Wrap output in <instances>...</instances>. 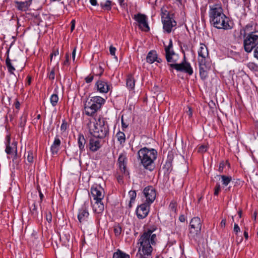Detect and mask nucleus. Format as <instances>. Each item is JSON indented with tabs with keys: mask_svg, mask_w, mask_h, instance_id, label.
Listing matches in <instances>:
<instances>
[{
	"mask_svg": "<svg viewBox=\"0 0 258 258\" xmlns=\"http://www.w3.org/2000/svg\"><path fill=\"white\" fill-rule=\"evenodd\" d=\"M209 20L210 24L218 29L229 30L232 26L229 24L230 20L223 13L220 5L214 4L209 7Z\"/></svg>",
	"mask_w": 258,
	"mask_h": 258,
	"instance_id": "obj_1",
	"label": "nucleus"
},
{
	"mask_svg": "<svg viewBox=\"0 0 258 258\" xmlns=\"http://www.w3.org/2000/svg\"><path fill=\"white\" fill-rule=\"evenodd\" d=\"M157 241L156 234L153 231L148 229L145 231L139 239L138 243L140 244L138 250L140 258H149L153 250L152 245L156 244Z\"/></svg>",
	"mask_w": 258,
	"mask_h": 258,
	"instance_id": "obj_2",
	"label": "nucleus"
},
{
	"mask_svg": "<svg viewBox=\"0 0 258 258\" xmlns=\"http://www.w3.org/2000/svg\"><path fill=\"white\" fill-rule=\"evenodd\" d=\"M165 51L166 59L168 62L171 63L169 64V66L171 68L174 69L177 71L186 73L190 76L193 74V70L190 63L185 60L180 63H175L176 60L173 58L175 53L173 49V44L171 39H170L168 45L165 47Z\"/></svg>",
	"mask_w": 258,
	"mask_h": 258,
	"instance_id": "obj_3",
	"label": "nucleus"
},
{
	"mask_svg": "<svg viewBox=\"0 0 258 258\" xmlns=\"http://www.w3.org/2000/svg\"><path fill=\"white\" fill-rule=\"evenodd\" d=\"M157 155V151L155 149L145 147L138 151V159L145 169L152 171L155 168L154 162Z\"/></svg>",
	"mask_w": 258,
	"mask_h": 258,
	"instance_id": "obj_4",
	"label": "nucleus"
},
{
	"mask_svg": "<svg viewBox=\"0 0 258 258\" xmlns=\"http://www.w3.org/2000/svg\"><path fill=\"white\" fill-rule=\"evenodd\" d=\"M198 52L200 75L202 80H205L208 77V71L211 67L207 47L203 44H201Z\"/></svg>",
	"mask_w": 258,
	"mask_h": 258,
	"instance_id": "obj_5",
	"label": "nucleus"
},
{
	"mask_svg": "<svg viewBox=\"0 0 258 258\" xmlns=\"http://www.w3.org/2000/svg\"><path fill=\"white\" fill-rule=\"evenodd\" d=\"M252 27V25L249 24L244 28L243 45L247 52H250L258 44V35L251 31Z\"/></svg>",
	"mask_w": 258,
	"mask_h": 258,
	"instance_id": "obj_6",
	"label": "nucleus"
},
{
	"mask_svg": "<svg viewBox=\"0 0 258 258\" xmlns=\"http://www.w3.org/2000/svg\"><path fill=\"white\" fill-rule=\"evenodd\" d=\"M105 102V99L100 96H94L88 99L84 104L85 113L88 116L94 115Z\"/></svg>",
	"mask_w": 258,
	"mask_h": 258,
	"instance_id": "obj_7",
	"label": "nucleus"
},
{
	"mask_svg": "<svg viewBox=\"0 0 258 258\" xmlns=\"http://www.w3.org/2000/svg\"><path fill=\"white\" fill-rule=\"evenodd\" d=\"M109 132V127L107 122L105 118L99 117L93 128L91 130V134L94 137L100 139L104 138Z\"/></svg>",
	"mask_w": 258,
	"mask_h": 258,
	"instance_id": "obj_8",
	"label": "nucleus"
},
{
	"mask_svg": "<svg viewBox=\"0 0 258 258\" xmlns=\"http://www.w3.org/2000/svg\"><path fill=\"white\" fill-rule=\"evenodd\" d=\"M201 228L202 222L200 218L198 217H194L190 222L188 236L196 240L201 233Z\"/></svg>",
	"mask_w": 258,
	"mask_h": 258,
	"instance_id": "obj_9",
	"label": "nucleus"
},
{
	"mask_svg": "<svg viewBox=\"0 0 258 258\" xmlns=\"http://www.w3.org/2000/svg\"><path fill=\"white\" fill-rule=\"evenodd\" d=\"M161 18L164 30L166 33H170L172 28L176 26V22L167 11L162 13Z\"/></svg>",
	"mask_w": 258,
	"mask_h": 258,
	"instance_id": "obj_10",
	"label": "nucleus"
},
{
	"mask_svg": "<svg viewBox=\"0 0 258 258\" xmlns=\"http://www.w3.org/2000/svg\"><path fill=\"white\" fill-rule=\"evenodd\" d=\"M133 18L138 23L139 28L145 32H148L150 30L148 24L147 16L141 13L134 15Z\"/></svg>",
	"mask_w": 258,
	"mask_h": 258,
	"instance_id": "obj_11",
	"label": "nucleus"
},
{
	"mask_svg": "<svg viewBox=\"0 0 258 258\" xmlns=\"http://www.w3.org/2000/svg\"><path fill=\"white\" fill-rule=\"evenodd\" d=\"M10 141V137L9 136H7L6 142V148L5 151L7 154H14V158L13 159L14 161L17 158V142H13L11 145Z\"/></svg>",
	"mask_w": 258,
	"mask_h": 258,
	"instance_id": "obj_12",
	"label": "nucleus"
},
{
	"mask_svg": "<svg viewBox=\"0 0 258 258\" xmlns=\"http://www.w3.org/2000/svg\"><path fill=\"white\" fill-rule=\"evenodd\" d=\"M143 195L146 198V202L151 204L156 197V191L152 186H148L143 190Z\"/></svg>",
	"mask_w": 258,
	"mask_h": 258,
	"instance_id": "obj_13",
	"label": "nucleus"
},
{
	"mask_svg": "<svg viewBox=\"0 0 258 258\" xmlns=\"http://www.w3.org/2000/svg\"><path fill=\"white\" fill-rule=\"evenodd\" d=\"M150 204L145 202L138 206L136 212L139 219H143L147 216L150 211Z\"/></svg>",
	"mask_w": 258,
	"mask_h": 258,
	"instance_id": "obj_14",
	"label": "nucleus"
},
{
	"mask_svg": "<svg viewBox=\"0 0 258 258\" xmlns=\"http://www.w3.org/2000/svg\"><path fill=\"white\" fill-rule=\"evenodd\" d=\"M88 204L85 202L81 208L79 209L78 219L80 223H84L87 221L89 214L88 211Z\"/></svg>",
	"mask_w": 258,
	"mask_h": 258,
	"instance_id": "obj_15",
	"label": "nucleus"
},
{
	"mask_svg": "<svg viewBox=\"0 0 258 258\" xmlns=\"http://www.w3.org/2000/svg\"><path fill=\"white\" fill-rule=\"evenodd\" d=\"M97 90L101 93H106L109 91L111 88V86L107 81L103 80L97 81L95 84Z\"/></svg>",
	"mask_w": 258,
	"mask_h": 258,
	"instance_id": "obj_16",
	"label": "nucleus"
},
{
	"mask_svg": "<svg viewBox=\"0 0 258 258\" xmlns=\"http://www.w3.org/2000/svg\"><path fill=\"white\" fill-rule=\"evenodd\" d=\"M91 193L94 201H98V200H102L104 197L103 189L100 186L92 187L91 188Z\"/></svg>",
	"mask_w": 258,
	"mask_h": 258,
	"instance_id": "obj_17",
	"label": "nucleus"
},
{
	"mask_svg": "<svg viewBox=\"0 0 258 258\" xmlns=\"http://www.w3.org/2000/svg\"><path fill=\"white\" fill-rule=\"evenodd\" d=\"M101 147L100 141L98 138H91L89 140V148L91 151L95 152Z\"/></svg>",
	"mask_w": 258,
	"mask_h": 258,
	"instance_id": "obj_18",
	"label": "nucleus"
},
{
	"mask_svg": "<svg viewBox=\"0 0 258 258\" xmlns=\"http://www.w3.org/2000/svg\"><path fill=\"white\" fill-rule=\"evenodd\" d=\"M162 61L160 58L158 57L157 53L155 50H152L150 51L146 57V61L150 64L153 63L155 61L160 63Z\"/></svg>",
	"mask_w": 258,
	"mask_h": 258,
	"instance_id": "obj_19",
	"label": "nucleus"
},
{
	"mask_svg": "<svg viewBox=\"0 0 258 258\" xmlns=\"http://www.w3.org/2000/svg\"><path fill=\"white\" fill-rule=\"evenodd\" d=\"M127 159L124 154H120L118 159V163L120 171L124 173H126V165Z\"/></svg>",
	"mask_w": 258,
	"mask_h": 258,
	"instance_id": "obj_20",
	"label": "nucleus"
},
{
	"mask_svg": "<svg viewBox=\"0 0 258 258\" xmlns=\"http://www.w3.org/2000/svg\"><path fill=\"white\" fill-rule=\"evenodd\" d=\"M102 200L95 201L94 203H92L93 212L97 214L102 213L104 210V206L102 201Z\"/></svg>",
	"mask_w": 258,
	"mask_h": 258,
	"instance_id": "obj_21",
	"label": "nucleus"
},
{
	"mask_svg": "<svg viewBox=\"0 0 258 258\" xmlns=\"http://www.w3.org/2000/svg\"><path fill=\"white\" fill-rule=\"evenodd\" d=\"M61 141L58 136H56L53 144L51 146L50 150L52 154H56L60 148Z\"/></svg>",
	"mask_w": 258,
	"mask_h": 258,
	"instance_id": "obj_22",
	"label": "nucleus"
},
{
	"mask_svg": "<svg viewBox=\"0 0 258 258\" xmlns=\"http://www.w3.org/2000/svg\"><path fill=\"white\" fill-rule=\"evenodd\" d=\"M86 140L84 136L80 134L78 138V144L79 148L80 153L81 154L85 151V146L86 144Z\"/></svg>",
	"mask_w": 258,
	"mask_h": 258,
	"instance_id": "obj_23",
	"label": "nucleus"
},
{
	"mask_svg": "<svg viewBox=\"0 0 258 258\" xmlns=\"http://www.w3.org/2000/svg\"><path fill=\"white\" fill-rule=\"evenodd\" d=\"M126 86L130 90H133L135 88V80L133 76L130 75L126 79Z\"/></svg>",
	"mask_w": 258,
	"mask_h": 258,
	"instance_id": "obj_24",
	"label": "nucleus"
},
{
	"mask_svg": "<svg viewBox=\"0 0 258 258\" xmlns=\"http://www.w3.org/2000/svg\"><path fill=\"white\" fill-rule=\"evenodd\" d=\"M31 215L34 218H36L38 215L37 211V204L36 202H33V204L29 207Z\"/></svg>",
	"mask_w": 258,
	"mask_h": 258,
	"instance_id": "obj_25",
	"label": "nucleus"
},
{
	"mask_svg": "<svg viewBox=\"0 0 258 258\" xmlns=\"http://www.w3.org/2000/svg\"><path fill=\"white\" fill-rule=\"evenodd\" d=\"M17 8L21 11H26L28 10L29 6V2H17Z\"/></svg>",
	"mask_w": 258,
	"mask_h": 258,
	"instance_id": "obj_26",
	"label": "nucleus"
},
{
	"mask_svg": "<svg viewBox=\"0 0 258 258\" xmlns=\"http://www.w3.org/2000/svg\"><path fill=\"white\" fill-rule=\"evenodd\" d=\"M112 258H130V255L118 249L113 253Z\"/></svg>",
	"mask_w": 258,
	"mask_h": 258,
	"instance_id": "obj_27",
	"label": "nucleus"
},
{
	"mask_svg": "<svg viewBox=\"0 0 258 258\" xmlns=\"http://www.w3.org/2000/svg\"><path fill=\"white\" fill-rule=\"evenodd\" d=\"M117 141L120 145H123L125 142V136L123 132L119 131L116 135Z\"/></svg>",
	"mask_w": 258,
	"mask_h": 258,
	"instance_id": "obj_28",
	"label": "nucleus"
},
{
	"mask_svg": "<svg viewBox=\"0 0 258 258\" xmlns=\"http://www.w3.org/2000/svg\"><path fill=\"white\" fill-rule=\"evenodd\" d=\"M6 64L8 68L9 72L11 74H14V71L15 70V68L13 66L11 60L9 56H7L6 60Z\"/></svg>",
	"mask_w": 258,
	"mask_h": 258,
	"instance_id": "obj_29",
	"label": "nucleus"
},
{
	"mask_svg": "<svg viewBox=\"0 0 258 258\" xmlns=\"http://www.w3.org/2000/svg\"><path fill=\"white\" fill-rule=\"evenodd\" d=\"M111 3L110 0H107L105 3L100 4L101 7L104 10L110 11L111 9Z\"/></svg>",
	"mask_w": 258,
	"mask_h": 258,
	"instance_id": "obj_30",
	"label": "nucleus"
},
{
	"mask_svg": "<svg viewBox=\"0 0 258 258\" xmlns=\"http://www.w3.org/2000/svg\"><path fill=\"white\" fill-rule=\"evenodd\" d=\"M222 184L224 186H227L230 183L232 180V178L230 176H227L226 175H221Z\"/></svg>",
	"mask_w": 258,
	"mask_h": 258,
	"instance_id": "obj_31",
	"label": "nucleus"
},
{
	"mask_svg": "<svg viewBox=\"0 0 258 258\" xmlns=\"http://www.w3.org/2000/svg\"><path fill=\"white\" fill-rule=\"evenodd\" d=\"M50 101L51 105L53 106H55L58 101V95L56 94H52L50 97Z\"/></svg>",
	"mask_w": 258,
	"mask_h": 258,
	"instance_id": "obj_32",
	"label": "nucleus"
},
{
	"mask_svg": "<svg viewBox=\"0 0 258 258\" xmlns=\"http://www.w3.org/2000/svg\"><path fill=\"white\" fill-rule=\"evenodd\" d=\"M122 228L119 225H116L114 227V232L116 236H119L121 234Z\"/></svg>",
	"mask_w": 258,
	"mask_h": 258,
	"instance_id": "obj_33",
	"label": "nucleus"
},
{
	"mask_svg": "<svg viewBox=\"0 0 258 258\" xmlns=\"http://www.w3.org/2000/svg\"><path fill=\"white\" fill-rule=\"evenodd\" d=\"M130 197V203L134 202L137 196V194L135 190H131L128 192Z\"/></svg>",
	"mask_w": 258,
	"mask_h": 258,
	"instance_id": "obj_34",
	"label": "nucleus"
},
{
	"mask_svg": "<svg viewBox=\"0 0 258 258\" xmlns=\"http://www.w3.org/2000/svg\"><path fill=\"white\" fill-rule=\"evenodd\" d=\"M27 160L28 162L32 163L33 162V155L32 151L27 152Z\"/></svg>",
	"mask_w": 258,
	"mask_h": 258,
	"instance_id": "obj_35",
	"label": "nucleus"
},
{
	"mask_svg": "<svg viewBox=\"0 0 258 258\" xmlns=\"http://www.w3.org/2000/svg\"><path fill=\"white\" fill-rule=\"evenodd\" d=\"M227 164L226 162L222 161L220 163L219 168H218V171L222 173L223 171L224 168L225 167V165Z\"/></svg>",
	"mask_w": 258,
	"mask_h": 258,
	"instance_id": "obj_36",
	"label": "nucleus"
},
{
	"mask_svg": "<svg viewBox=\"0 0 258 258\" xmlns=\"http://www.w3.org/2000/svg\"><path fill=\"white\" fill-rule=\"evenodd\" d=\"M68 128V123L65 120L62 121V123L60 126V130L62 132H64Z\"/></svg>",
	"mask_w": 258,
	"mask_h": 258,
	"instance_id": "obj_37",
	"label": "nucleus"
},
{
	"mask_svg": "<svg viewBox=\"0 0 258 258\" xmlns=\"http://www.w3.org/2000/svg\"><path fill=\"white\" fill-rule=\"evenodd\" d=\"M220 191V185L219 183H217L214 188V195L218 196L219 191Z\"/></svg>",
	"mask_w": 258,
	"mask_h": 258,
	"instance_id": "obj_38",
	"label": "nucleus"
},
{
	"mask_svg": "<svg viewBox=\"0 0 258 258\" xmlns=\"http://www.w3.org/2000/svg\"><path fill=\"white\" fill-rule=\"evenodd\" d=\"M48 77L50 80H54L55 78L54 68H53L49 73Z\"/></svg>",
	"mask_w": 258,
	"mask_h": 258,
	"instance_id": "obj_39",
	"label": "nucleus"
},
{
	"mask_svg": "<svg viewBox=\"0 0 258 258\" xmlns=\"http://www.w3.org/2000/svg\"><path fill=\"white\" fill-rule=\"evenodd\" d=\"M46 219L48 223H50L52 221V215L50 212L46 213Z\"/></svg>",
	"mask_w": 258,
	"mask_h": 258,
	"instance_id": "obj_40",
	"label": "nucleus"
},
{
	"mask_svg": "<svg viewBox=\"0 0 258 258\" xmlns=\"http://www.w3.org/2000/svg\"><path fill=\"white\" fill-rule=\"evenodd\" d=\"M233 231L236 235L240 231V229L237 224L235 223L234 225Z\"/></svg>",
	"mask_w": 258,
	"mask_h": 258,
	"instance_id": "obj_41",
	"label": "nucleus"
},
{
	"mask_svg": "<svg viewBox=\"0 0 258 258\" xmlns=\"http://www.w3.org/2000/svg\"><path fill=\"white\" fill-rule=\"evenodd\" d=\"M207 150V147L206 146L202 145L198 149L199 152L204 153Z\"/></svg>",
	"mask_w": 258,
	"mask_h": 258,
	"instance_id": "obj_42",
	"label": "nucleus"
},
{
	"mask_svg": "<svg viewBox=\"0 0 258 258\" xmlns=\"http://www.w3.org/2000/svg\"><path fill=\"white\" fill-rule=\"evenodd\" d=\"M97 70H98V72H97L96 75H98L100 76H101L104 72V69L100 64H99V66L98 68H97Z\"/></svg>",
	"mask_w": 258,
	"mask_h": 258,
	"instance_id": "obj_43",
	"label": "nucleus"
},
{
	"mask_svg": "<svg viewBox=\"0 0 258 258\" xmlns=\"http://www.w3.org/2000/svg\"><path fill=\"white\" fill-rule=\"evenodd\" d=\"M94 76L93 75H90L85 78V80L87 83H91L93 80Z\"/></svg>",
	"mask_w": 258,
	"mask_h": 258,
	"instance_id": "obj_44",
	"label": "nucleus"
},
{
	"mask_svg": "<svg viewBox=\"0 0 258 258\" xmlns=\"http://www.w3.org/2000/svg\"><path fill=\"white\" fill-rule=\"evenodd\" d=\"M59 54V51L58 49H57L56 50L53 51L51 54H50V61L52 60V57L53 56H56L58 55Z\"/></svg>",
	"mask_w": 258,
	"mask_h": 258,
	"instance_id": "obj_45",
	"label": "nucleus"
},
{
	"mask_svg": "<svg viewBox=\"0 0 258 258\" xmlns=\"http://www.w3.org/2000/svg\"><path fill=\"white\" fill-rule=\"evenodd\" d=\"M121 126L123 131H124V129L126 128L128 126V124H126L123 120V116H122L121 118Z\"/></svg>",
	"mask_w": 258,
	"mask_h": 258,
	"instance_id": "obj_46",
	"label": "nucleus"
},
{
	"mask_svg": "<svg viewBox=\"0 0 258 258\" xmlns=\"http://www.w3.org/2000/svg\"><path fill=\"white\" fill-rule=\"evenodd\" d=\"M116 51V48L115 47H113V46H110L109 47V52L111 55L113 56H115Z\"/></svg>",
	"mask_w": 258,
	"mask_h": 258,
	"instance_id": "obj_47",
	"label": "nucleus"
},
{
	"mask_svg": "<svg viewBox=\"0 0 258 258\" xmlns=\"http://www.w3.org/2000/svg\"><path fill=\"white\" fill-rule=\"evenodd\" d=\"M66 60H64V61L63 62V65H69L70 64V62H69V54L68 53H67L66 54Z\"/></svg>",
	"mask_w": 258,
	"mask_h": 258,
	"instance_id": "obj_48",
	"label": "nucleus"
},
{
	"mask_svg": "<svg viewBox=\"0 0 258 258\" xmlns=\"http://www.w3.org/2000/svg\"><path fill=\"white\" fill-rule=\"evenodd\" d=\"M169 208L170 209V210L172 211L175 212V211H176V205H175V204L173 203H170V204L169 205Z\"/></svg>",
	"mask_w": 258,
	"mask_h": 258,
	"instance_id": "obj_49",
	"label": "nucleus"
},
{
	"mask_svg": "<svg viewBox=\"0 0 258 258\" xmlns=\"http://www.w3.org/2000/svg\"><path fill=\"white\" fill-rule=\"evenodd\" d=\"M76 48L75 47L73 49V52H72V59L73 61H74L75 60V56H76Z\"/></svg>",
	"mask_w": 258,
	"mask_h": 258,
	"instance_id": "obj_50",
	"label": "nucleus"
},
{
	"mask_svg": "<svg viewBox=\"0 0 258 258\" xmlns=\"http://www.w3.org/2000/svg\"><path fill=\"white\" fill-rule=\"evenodd\" d=\"M71 30L72 32L74 30V29H75V20H73L71 21Z\"/></svg>",
	"mask_w": 258,
	"mask_h": 258,
	"instance_id": "obj_51",
	"label": "nucleus"
},
{
	"mask_svg": "<svg viewBox=\"0 0 258 258\" xmlns=\"http://www.w3.org/2000/svg\"><path fill=\"white\" fill-rule=\"evenodd\" d=\"M247 230H248V229L246 228H245V231L244 232L243 235H244V236L245 238L246 239V240L248 239V234Z\"/></svg>",
	"mask_w": 258,
	"mask_h": 258,
	"instance_id": "obj_52",
	"label": "nucleus"
},
{
	"mask_svg": "<svg viewBox=\"0 0 258 258\" xmlns=\"http://www.w3.org/2000/svg\"><path fill=\"white\" fill-rule=\"evenodd\" d=\"M237 235V237H236V241L237 242V243H239L241 242V241L243 240L242 237V236L239 237L237 235Z\"/></svg>",
	"mask_w": 258,
	"mask_h": 258,
	"instance_id": "obj_53",
	"label": "nucleus"
},
{
	"mask_svg": "<svg viewBox=\"0 0 258 258\" xmlns=\"http://www.w3.org/2000/svg\"><path fill=\"white\" fill-rule=\"evenodd\" d=\"M226 219H222L221 223H220V226L221 227H225L226 225Z\"/></svg>",
	"mask_w": 258,
	"mask_h": 258,
	"instance_id": "obj_54",
	"label": "nucleus"
},
{
	"mask_svg": "<svg viewBox=\"0 0 258 258\" xmlns=\"http://www.w3.org/2000/svg\"><path fill=\"white\" fill-rule=\"evenodd\" d=\"M179 220L181 222H184L185 220V217L183 215H181L179 217Z\"/></svg>",
	"mask_w": 258,
	"mask_h": 258,
	"instance_id": "obj_55",
	"label": "nucleus"
},
{
	"mask_svg": "<svg viewBox=\"0 0 258 258\" xmlns=\"http://www.w3.org/2000/svg\"><path fill=\"white\" fill-rule=\"evenodd\" d=\"M90 2L92 6L97 5V0H90Z\"/></svg>",
	"mask_w": 258,
	"mask_h": 258,
	"instance_id": "obj_56",
	"label": "nucleus"
},
{
	"mask_svg": "<svg viewBox=\"0 0 258 258\" xmlns=\"http://www.w3.org/2000/svg\"><path fill=\"white\" fill-rule=\"evenodd\" d=\"M254 56L258 59V46L254 51Z\"/></svg>",
	"mask_w": 258,
	"mask_h": 258,
	"instance_id": "obj_57",
	"label": "nucleus"
},
{
	"mask_svg": "<svg viewBox=\"0 0 258 258\" xmlns=\"http://www.w3.org/2000/svg\"><path fill=\"white\" fill-rule=\"evenodd\" d=\"M20 103L19 102V101H17L16 102V104H15V107L17 109H19L20 108Z\"/></svg>",
	"mask_w": 258,
	"mask_h": 258,
	"instance_id": "obj_58",
	"label": "nucleus"
},
{
	"mask_svg": "<svg viewBox=\"0 0 258 258\" xmlns=\"http://www.w3.org/2000/svg\"><path fill=\"white\" fill-rule=\"evenodd\" d=\"M187 113L189 116H191L192 115V111L191 107H188V111L187 112Z\"/></svg>",
	"mask_w": 258,
	"mask_h": 258,
	"instance_id": "obj_59",
	"label": "nucleus"
},
{
	"mask_svg": "<svg viewBox=\"0 0 258 258\" xmlns=\"http://www.w3.org/2000/svg\"><path fill=\"white\" fill-rule=\"evenodd\" d=\"M39 196H40L41 201H42L44 196H43V195L42 194V192L40 191H39Z\"/></svg>",
	"mask_w": 258,
	"mask_h": 258,
	"instance_id": "obj_60",
	"label": "nucleus"
},
{
	"mask_svg": "<svg viewBox=\"0 0 258 258\" xmlns=\"http://www.w3.org/2000/svg\"><path fill=\"white\" fill-rule=\"evenodd\" d=\"M256 212H254L253 213V217L254 220H256Z\"/></svg>",
	"mask_w": 258,
	"mask_h": 258,
	"instance_id": "obj_61",
	"label": "nucleus"
},
{
	"mask_svg": "<svg viewBox=\"0 0 258 258\" xmlns=\"http://www.w3.org/2000/svg\"><path fill=\"white\" fill-rule=\"evenodd\" d=\"M238 214L239 217H241V215H242V211H241V210H240V211H239L238 212Z\"/></svg>",
	"mask_w": 258,
	"mask_h": 258,
	"instance_id": "obj_62",
	"label": "nucleus"
},
{
	"mask_svg": "<svg viewBox=\"0 0 258 258\" xmlns=\"http://www.w3.org/2000/svg\"><path fill=\"white\" fill-rule=\"evenodd\" d=\"M120 5H122L123 3L124 0H118Z\"/></svg>",
	"mask_w": 258,
	"mask_h": 258,
	"instance_id": "obj_63",
	"label": "nucleus"
},
{
	"mask_svg": "<svg viewBox=\"0 0 258 258\" xmlns=\"http://www.w3.org/2000/svg\"><path fill=\"white\" fill-rule=\"evenodd\" d=\"M253 63H250V64H249V67H250L251 66H253Z\"/></svg>",
	"mask_w": 258,
	"mask_h": 258,
	"instance_id": "obj_64",
	"label": "nucleus"
}]
</instances>
